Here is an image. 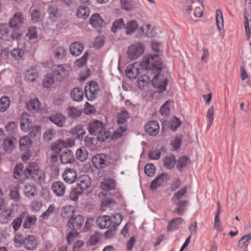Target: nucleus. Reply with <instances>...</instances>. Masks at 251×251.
<instances>
[{
    "label": "nucleus",
    "mask_w": 251,
    "mask_h": 251,
    "mask_svg": "<svg viewBox=\"0 0 251 251\" xmlns=\"http://www.w3.org/2000/svg\"><path fill=\"white\" fill-rule=\"evenodd\" d=\"M100 188L101 189L106 191L114 190L116 187L115 181L110 178L104 179L100 184Z\"/></svg>",
    "instance_id": "nucleus-30"
},
{
    "label": "nucleus",
    "mask_w": 251,
    "mask_h": 251,
    "mask_svg": "<svg viewBox=\"0 0 251 251\" xmlns=\"http://www.w3.org/2000/svg\"><path fill=\"white\" fill-rule=\"evenodd\" d=\"M251 239V233L243 236L238 241V247L242 248L248 241Z\"/></svg>",
    "instance_id": "nucleus-64"
},
{
    "label": "nucleus",
    "mask_w": 251,
    "mask_h": 251,
    "mask_svg": "<svg viewBox=\"0 0 251 251\" xmlns=\"http://www.w3.org/2000/svg\"><path fill=\"white\" fill-rule=\"evenodd\" d=\"M189 162L190 161L188 157L183 156L179 158L176 167L180 171H181L182 169L185 167Z\"/></svg>",
    "instance_id": "nucleus-46"
},
{
    "label": "nucleus",
    "mask_w": 251,
    "mask_h": 251,
    "mask_svg": "<svg viewBox=\"0 0 251 251\" xmlns=\"http://www.w3.org/2000/svg\"><path fill=\"white\" fill-rule=\"evenodd\" d=\"M60 159L62 164L71 163L75 160L74 153L71 150H66L61 153Z\"/></svg>",
    "instance_id": "nucleus-19"
},
{
    "label": "nucleus",
    "mask_w": 251,
    "mask_h": 251,
    "mask_svg": "<svg viewBox=\"0 0 251 251\" xmlns=\"http://www.w3.org/2000/svg\"><path fill=\"white\" fill-rule=\"evenodd\" d=\"M97 139L100 141L103 142L107 140L110 136L111 133L105 130L104 127L101 131L99 132L97 134Z\"/></svg>",
    "instance_id": "nucleus-49"
},
{
    "label": "nucleus",
    "mask_w": 251,
    "mask_h": 251,
    "mask_svg": "<svg viewBox=\"0 0 251 251\" xmlns=\"http://www.w3.org/2000/svg\"><path fill=\"white\" fill-rule=\"evenodd\" d=\"M66 50L62 47L57 48L54 51V56L57 58H63L66 54Z\"/></svg>",
    "instance_id": "nucleus-61"
},
{
    "label": "nucleus",
    "mask_w": 251,
    "mask_h": 251,
    "mask_svg": "<svg viewBox=\"0 0 251 251\" xmlns=\"http://www.w3.org/2000/svg\"><path fill=\"white\" fill-rule=\"evenodd\" d=\"M145 174L149 176H153L155 172V167L153 164H147L144 168Z\"/></svg>",
    "instance_id": "nucleus-55"
},
{
    "label": "nucleus",
    "mask_w": 251,
    "mask_h": 251,
    "mask_svg": "<svg viewBox=\"0 0 251 251\" xmlns=\"http://www.w3.org/2000/svg\"><path fill=\"white\" fill-rule=\"evenodd\" d=\"M140 30L143 34L150 37H154L156 34L155 28H151V26L149 24H145L140 26Z\"/></svg>",
    "instance_id": "nucleus-29"
},
{
    "label": "nucleus",
    "mask_w": 251,
    "mask_h": 251,
    "mask_svg": "<svg viewBox=\"0 0 251 251\" xmlns=\"http://www.w3.org/2000/svg\"><path fill=\"white\" fill-rule=\"evenodd\" d=\"M150 81V78L147 75H142L138 79V85L140 88L146 86Z\"/></svg>",
    "instance_id": "nucleus-57"
},
{
    "label": "nucleus",
    "mask_w": 251,
    "mask_h": 251,
    "mask_svg": "<svg viewBox=\"0 0 251 251\" xmlns=\"http://www.w3.org/2000/svg\"><path fill=\"white\" fill-rule=\"evenodd\" d=\"M37 77V72L35 67H31L29 70H27L25 73V78L29 81H34Z\"/></svg>",
    "instance_id": "nucleus-38"
},
{
    "label": "nucleus",
    "mask_w": 251,
    "mask_h": 251,
    "mask_svg": "<svg viewBox=\"0 0 251 251\" xmlns=\"http://www.w3.org/2000/svg\"><path fill=\"white\" fill-rule=\"evenodd\" d=\"M37 219L34 215H27L23 224V227L24 228H29L36 222Z\"/></svg>",
    "instance_id": "nucleus-42"
},
{
    "label": "nucleus",
    "mask_w": 251,
    "mask_h": 251,
    "mask_svg": "<svg viewBox=\"0 0 251 251\" xmlns=\"http://www.w3.org/2000/svg\"><path fill=\"white\" fill-rule=\"evenodd\" d=\"M32 141L27 136H24L19 140V145L21 150H25L29 148L32 145Z\"/></svg>",
    "instance_id": "nucleus-36"
},
{
    "label": "nucleus",
    "mask_w": 251,
    "mask_h": 251,
    "mask_svg": "<svg viewBox=\"0 0 251 251\" xmlns=\"http://www.w3.org/2000/svg\"><path fill=\"white\" fill-rule=\"evenodd\" d=\"M98 226L100 228H106L112 225L111 219L108 216L100 217L97 220Z\"/></svg>",
    "instance_id": "nucleus-24"
},
{
    "label": "nucleus",
    "mask_w": 251,
    "mask_h": 251,
    "mask_svg": "<svg viewBox=\"0 0 251 251\" xmlns=\"http://www.w3.org/2000/svg\"><path fill=\"white\" fill-rule=\"evenodd\" d=\"M104 127L103 123L99 120H94L89 123L88 131L91 135H97Z\"/></svg>",
    "instance_id": "nucleus-11"
},
{
    "label": "nucleus",
    "mask_w": 251,
    "mask_h": 251,
    "mask_svg": "<svg viewBox=\"0 0 251 251\" xmlns=\"http://www.w3.org/2000/svg\"><path fill=\"white\" fill-rule=\"evenodd\" d=\"M76 14L78 18L85 19L89 16V9L85 5H81L77 8Z\"/></svg>",
    "instance_id": "nucleus-33"
},
{
    "label": "nucleus",
    "mask_w": 251,
    "mask_h": 251,
    "mask_svg": "<svg viewBox=\"0 0 251 251\" xmlns=\"http://www.w3.org/2000/svg\"><path fill=\"white\" fill-rule=\"evenodd\" d=\"M23 245L27 250H32L36 248L37 242L34 236L29 235L24 238Z\"/></svg>",
    "instance_id": "nucleus-22"
},
{
    "label": "nucleus",
    "mask_w": 251,
    "mask_h": 251,
    "mask_svg": "<svg viewBox=\"0 0 251 251\" xmlns=\"http://www.w3.org/2000/svg\"><path fill=\"white\" fill-rule=\"evenodd\" d=\"M145 130L148 134L155 136L159 132V125L156 121H150L145 126Z\"/></svg>",
    "instance_id": "nucleus-17"
},
{
    "label": "nucleus",
    "mask_w": 251,
    "mask_h": 251,
    "mask_svg": "<svg viewBox=\"0 0 251 251\" xmlns=\"http://www.w3.org/2000/svg\"><path fill=\"white\" fill-rule=\"evenodd\" d=\"M125 23L123 19L120 18L115 20L113 23L111 31L116 33L118 30L124 28Z\"/></svg>",
    "instance_id": "nucleus-43"
},
{
    "label": "nucleus",
    "mask_w": 251,
    "mask_h": 251,
    "mask_svg": "<svg viewBox=\"0 0 251 251\" xmlns=\"http://www.w3.org/2000/svg\"><path fill=\"white\" fill-rule=\"evenodd\" d=\"M214 107L213 106H211L207 110V114H206V118L208 120V123H207V126H210L213 121L214 119Z\"/></svg>",
    "instance_id": "nucleus-60"
},
{
    "label": "nucleus",
    "mask_w": 251,
    "mask_h": 251,
    "mask_svg": "<svg viewBox=\"0 0 251 251\" xmlns=\"http://www.w3.org/2000/svg\"><path fill=\"white\" fill-rule=\"evenodd\" d=\"M83 191L78 188L75 187L71 190L69 194V197L71 200L74 201H77L80 195H82Z\"/></svg>",
    "instance_id": "nucleus-45"
},
{
    "label": "nucleus",
    "mask_w": 251,
    "mask_h": 251,
    "mask_svg": "<svg viewBox=\"0 0 251 251\" xmlns=\"http://www.w3.org/2000/svg\"><path fill=\"white\" fill-rule=\"evenodd\" d=\"M88 56V52H85L83 55L80 58H79L75 61V65L79 68L82 67L86 64Z\"/></svg>",
    "instance_id": "nucleus-58"
},
{
    "label": "nucleus",
    "mask_w": 251,
    "mask_h": 251,
    "mask_svg": "<svg viewBox=\"0 0 251 251\" xmlns=\"http://www.w3.org/2000/svg\"><path fill=\"white\" fill-rule=\"evenodd\" d=\"M71 96L72 100L76 101H80L84 98L83 91L77 87L74 88L71 91Z\"/></svg>",
    "instance_id": "nucleus-32"
},
{
    "label": "nucleus",
    "mask_w": 251,
    "mask_h": 251,
    "mask_svg": "<svg viewBox=\"0 0 251 251\" xmlns=\"http://www.w3.org/2000/svg\"><path fill=\"white\" fill-rule=\"evenodd\" d=\"M141 68L140 64L138 62H134L132 64L129 65L126 70L127 76L129 79L136 78L140 74Z\"/></svg>",
    "instance_id": "nucleus-10"
},
{
    "label": "nucleus",
    "mask_w": 251,
    "mask_h": 251,
    "mask_svg": "<svg viewBox=\"0 0 251 251\" xmlns=\"http://www.w3.org/2000/svg\"><path fill=\"white\" fill-rule=\"evenodd\" d=\"M24 177L31 178L38 183L44 181L45 178V174L39 168L38 165L35 162L29 163L24 170Z\"/></svg>",
    "instance_id": "nucleus-1"
},
{
    "label": "nucleus",
    "mask_w": 251,
    "mask_h": 251,
    "mask_svg": "<svg viewBox=\"0 0 251 251\" xmlns=\"http://www.w3.org/2000/svg\"><path fill=\"white\" fill-rule=\"evenodd\" d=\"M129 118L128 113L125 110L119 112L117 115V123L119 125L117 129L114 131L112 135V139H117L121 138L123 133L127 129L126 122Z\"/></svg>",
    "instance_id": "nucleus-4"
},
{
    "label": "nucleus",
    "mask_w": 251,
    "mask_h": 251,
    "mask_svg": "<svg viewBox=\"0 0 251 251\" xmlns=\"http://www.w3.org/2000/svg\"><path fill=\"white\" fill-rule=\"evenodd\" d=\"M54 82V78L52 75L48 74L44 77L43 81V85L44 87L49 88Z\"/></svg>",
    "instance_id": "nucleus-54"
},
{
    "label": "nucleus",
    "mask_w": 251,
    "mask_h": 251,
    "mask_svg": "<svg viewBox=\"0 0 251 251\" xmlns=\"http://www.w3.org/2000/svg\"><path fill=\"white\" fill-rule=\"evenodd\" d=\"M51 189L54 194L59 197L63 196L66 190L64 184L61 181L53 182L51 185Z\"/></svg>",
    "instance_id": "nucleus-18"
},
{
    "label": "nucleus",
    "mask_w": 251,
    "mask_h": 251,
    "mask_svg": "<svg viewBox=\"0 0 251 251\" xmlns=\"http://www.w3.org/2000/svg\"><path fill=\"white\" fill-rule=\"evenodd\" d=\"M41 103L38 99L35 98L31 100L27 103V108L28 110L31 112L39 111L41 109Z\"/></svg>",
    "instance_id": "nucleus-31"
},
{
    "label": "nucleus",
    "mask_w": 251,
    "mask_h": 251,
    "mask_svg": "<svg viewBox=\"0 0 251 251\" xmlns=\"http://www.w3.org/2000/svg\"><path fill=\"white\" fill-rule=\"evenodd\" d=\"M92 166L97 169L106 167L108 164L106 155L104 153H98L91 159Z\"/></svg>",
    "instance_id": "nucleus-7"
},
{
    "label": "nucleus",
    "mask_w": 251,
    "mask_h": 251,
    "mask_svg": "<svg viewBox=\"0 0 251 251\" xmlns=\"http://www.w3.org/2000/svg\"><path fill=\"white\" fill-rule=\"evenodd\" d=\"M97 140L94 137L87 136L84 139V144L89 150L94 151L97 148Z\"/></svg>",
    "instance_id": "nucleus-34"
},
{
    "label": "nucleus",
    "mask_w": 251,
    "mask_h": 251,
    "mask_svg": "<svg viewBox=\"0 0 251 251\" xmlns=\"http://www.w3.org/2000/svg\"><path fill=\"white\" fill-rule=\"evenodd\" d=\"M76 157L80 161H84L87 158V152L84 149H79L76 151Z\"/></svg>",
    "instance_id": "nucleus-53"
},
{
    "label": "nucleus",
    "mask_w": 251,
    "mask_h": 251,
    "mask_svg": "<svg viewBox=\"0 0 251 251\" xmlns=\"http://www.w3.org/2000/svg\"><path fill=\"white\" fill-rule=\"evenodd\" d=\"M101 235L98 233H95L94 234L92 235L87 244L89 246H94L97 244L100 239Z\"/></svg>",
    "instance_id": "nucleus-50"
},
{
    "label": "nucleus",
    "mask_w": 251,
    "mask_h": 251,
    "mask_svg": "<svg viewBox=\"0 0 251 251\" xmlns=\"http://www.w3.org/2000/svg\"><path fill=\"white\" fill-rule=\"evenodd\" d=\"M138 24L136 21L130 20L125 24L124 29L126 35H132L138 28Z\"/></svg>",
    "instance_id": "nucleus-20"
},
{
    "label": "nucleus",
    "mask_w": 251,
    "mask_h": 251,
    "mask_svg": "<svg viewBox=\"0 0 251 251\" xmlns=\"http://www.w3.org/2000/svg\"><path fill=\"white\" fill-rule=\"evenodd\" d=\"M91 179L87 175H81L79 176L77 180V185L82 191L90 187Z\"/></svg>",
    "instance_id": "nucleus-15"
},
{
    "label": "nucleus",
    "mask_w": 251,
    "mask_h": 251,
    "mask_svg": "<svg viewBox=\"0 0 251 251\" xmlns=\"http://www.w3.org/2000/svg\"><path fill=\"white\" fill-rule=\"evenodd\" d=\"M9 29L6 24H0V39L8 41Z\"/></svg>",
    "instance_id": "nucleus-39"
},
{
    "label": "nucleus",
    "mask_w": 251,
    "mask_h": 251,
    "mask_svg": "<svg viewBox=\"0 0 251 251\" xmlns=\"http://www.w3.org/2000/svg\"><path fill=\"white\" fill-rule=\"evenodd\" d=\"M70 69V67L67 64L54 65L52 67L54 75L57 79H61L67 76Z\"/></svg>",
    "instance_id": "nucleus-8"
},
{
    "label": "nucleus",
    "mask_w": 251,
    "mask_h": 251,
    "mask_svg": "<svg viewBox=\"0 0 251 251\" xmlns=\"http://www.w3.org/2000/svg\"><path fill=\"white\" fill-rule=\"evenodd\" d=\"M70 132L74 135L76 136V139L79 140H82L83 137L86 134V131L84 130L83 126L81 125H78L70 131Z\"/></svg>",
    "instance_id": "nucleus-28"
},
{
    "label": "nucleus",
    "mask_w": 251,
    "mask_h": 251,
    "mask_svg": "<svg viewBox=\"0 0 251 251\" xmlns=\"http://www.w3.org/2000/svg\"><path fill=\"white\" fill-rule=\"evenodd\" d=\"M169 179V176L167 174H161L151 182L150 185L151 189L152 190H154L158 187L163 185L167 182Z\"/></svg>",
    "instance_id": "nucleus-13"
},
{
    "label": "nucleus",
    "mask_w": 251,
    "mask_h": 251,
    "mask_svg": "<svg viewBox=\"0 0 251 251\" xmlns=\"http://www.w3.org/2000/svg\"><path fill=\"white\" fill-rule=\"evenodd\" d=\"M10 99L7 96H4L0 99V112H5L10 105Z\"/></svg>",
    "instance_id": "nucleus-44"
},
{
    "label": "nucleus",
    "mask_w": 251,
    "mask_h": 251,
    "mask_svg": "<svg viewBox=\"0 0 251 251\" xmlns=\"http://www.w3.org/2000/svg\"><path fill=\"white\" fill-rule=\"evenodd\" d=\"M141 67L145 70H151L153 73H159L162 69V63L157 55H147L140 62Z\"/></svg>",
    "instance_id": "nucleus-2"
},
{
    "label": "nucleus",
    "mask_w": 251,
    "mask_h": 251,
    "mask_svg": "<svg viewBox=\"0 0 251 251\" xmlns=\"http://www.w3.org/2000/svg\"><path fill=\"white\" fill-rule=\"evenodd\" d=\"M16 141V139H11L9 138L5 139L3 142V148L6 151L11 152L15 148L14 143L13 140Z\"/></svg>",
    "instance_id": "nucleus-40"
},
{
    "label": "nucleus",
    "mask_w": 251,
    "mask_h": 251,
    "mask_svg": "<svg viewBox=\"0 0 251 251\" xmlns=\"http://www.w3.org/2000/svg\"><path fill=\"white\" fill-rule=\"evenodd\" d=\"M184 221L181 218H176L172 219L169 223L167 229L169 231L176 230L180 228L181 225Z\"/></svg>",
    "instance_id": "nucleus-23"
},
{
    "label": "nucleus",
    "mask_w": 251,
    "mask_h": 251,
    "mask_svg": "<svg viewBox=\"0 0 251 251\" xmlns=\"http://www.w3.org/2000/svg\"><path fill=\"white\" fill-rule=\"evenodd\" d=\"M24 21L22 13L17 12L9 21V26L11 28H20Z\"/></svg>",
    "instance_id": "nucleus-14"
},
{
    "label": "nucleus",
    "mask_w": 251,
    "mask_h": 251,
    "mask_svg": "<svg viewBox=\"0 0 251 251\" xmlns=\"http://www.w3.org/2000/svg\"><path fill=\"white\" fill-rule=\"evenodd\" d=\"M62 177L66 183L70 184H73L77 179V173L74 169L67 168L63 172Z\"/></svg>",
    "instance_id": "nucleus-12"
},
{
    "label": "nucleus",
    "mask_w": 251,
    "mask_h": 251,
    "mask_svg": "<svg viewBox=\"0 0 251 251\" xmlns=\"http://www.w3.org/2000/svg\"><path fill=\"white\" fill-rule=\"evenodd\" d=\"M50 120L58 126L62 127L66 122L65 117L61 114H56L50 117Z\"/></svg>",
    "instance_id": "nucleus-26"
},
{
    "label": "nucleus",
    "mask_w": 251,
    "mask_h": 251,
    "mask_svg": "<svg viewBox=\"0 0 251 251\" xmlns=\"http://www.w3.org/2000/svg\"><path fill=\"white\" fill-rule=\"evenodd\" d=\"M99 91V87L98 83L94 81L87 82L85 85L84 92L86 99L92 101L96 98Z\"/></svg>",
    "instance_id": "nucleus-6"
},
{
    "label": "nucleus",
    "mask_w": 251,
    "mask_h": 251,
    "mask_svg": "<svg viewBox=\"0 0 251 251\" xmlns=\"http://www.w3.org/2000/svg\"><path fill=\"white\" fill-rule=\"evenodd\" d=\"M216 21L218 29L222 30L224 28V19L222 12L220 9H217L216 11Z\"/></svg>",
    "instance_id": "nucleus-41"
},
{
    "label": "nucleus",
    "mask_w": 251,
    "mask_h": 251,
    "mask_svg": "<svg viewBox=\"0 0 251 251\" xmlns=\"http://www.w3.org/2000/svg\"><path fill=\"white\" fill-rule=\"evenodd\" d=\"M23 166L21 163H19L16 165L15 167L14 171V177L16 179H20V177L24 175V172L23 173Z\"/></svg>",
    "instance_id": "nucleus-52"
},
{
    "label": "nucleus",
    "mask_w": 251,
    "mask_h": 251,
    "mask_svg": "<svg viewBox=\"0 0 251 251\" xmlns=\"http://www.w3.org/2000/svg\"><path fill=\"white\" fill-rule=\"evenodd\" d=\"M172 103L171 101L167 100L161 106L160 109V113L163 116H166L170 112V105Z\"/></svg>",
    "instance_id": "nucleus-56"
},
{
    "label": "nucleus",
    "mask_w": 251,
    "mask_h": 251,
    "mask_svg": "<svg viewBox=\"0 0 251 251\" xmlns=\"http://www.w3.org/2000/svg\"><path fill=\"white\" fill-rule=\"evenodd\" d=\"M186 189H187V187L185 186V187L181 189L177 192H176L174 194L173 198L171 199L172 201L173 202L175 203L176 201H178L181 198H182L185 195V194L186 193V192H187Z\"/></svg>",
    "instance_id": "nucleus-51"
},
{
    "label": "nucleus",
    "mask_w": 251,
    "mask_h": 251,
    "mask_svg": "<svg viewBox=\"0 0 251 251\" xmlns=\"http://www.w3.org/2000/svg\"><path fill=\"white\" fill-rule=\"evenodd\" d=\"M73 207L70 206H66L63 209L62 215L64 218H69L71 216L68 223V225L73 230H77L82 226L84 222L83 218L80 215H73Z\"/></svg>",
    "instance_id": "nucleus-3"
},
{
    "label": "nucleus",
    "mask_w": 251,
    "mask_h": 251,
    "mask_svg": "<svg viewBox=\"0 0 251 251\" xmlns=\"http://www.w3.org/2000/svg\"><path fill=\"white\" fill-rule=\"evenodd\" d=\"M89 22L95 28L101 27L105 25L103 20L98 13L93 14L90 18Z\"/></svg>",
    "instance_id": "nucleus-21"
},
{
    "label": "nucleus",
    "mask_w": 251,
    "mask_h": 251,
    "mask_svg": "<svg viewBox=\"0 0 251 251\" xmlns=\"http://www.w3.org/2000/svg\"><path fill=\"white\" fill-rule=\"evenodd\" d=\"M9 197L10 199L15 201H17L20 199V194L19 189L17 188H15L10 191Z\"/></svg>",
    "instance_id": "nucleus-62"
},
{
    "label": "nucleus",
    "mask_w": 251,
    "mask_h": 251,
    "mask_svg": "<svg viewBox=\"0 0 251 251\" xmlns=\"http://www.w3.org/2000/svg\"><path fill=\"white\" fill-rule=\"evenodd\" d=\"M55 207L53 205H50L48 209L44 212L41 215V217L44 219H48L51 215H52L55 211Z\"/></svg>",
    "instance_id": "nucleus-63"
},
{
    "label": "nucleus",
    "mask_w": 251,
    "mask_h": 251,
    "mask_svg": "<svg viewBox=\"0 0 251 251\" xmlns=\"http://www.w3.org/2000/svg\"><path fill=\"white\" fill-rule=\"evenodd\" d=\"M24 53L23 50L19 48H16L11 50L10 55L13 59L19 61L22 59Z\"/></svg>",
    "instance_id": "nucleus-37"
},
{
    "label": "nucleus",
    "mask_w": 251,
    "mask_h": 251,
    "mask_svg": "<svg viewBox=\"0 0 251 251\" xmlns=\"http://www.w3.org/2000/svg\"><path fill=\"white\" fill-rule=\"evenodd\" d=\"M176 164V158L174 155L166 156L163 159L164 166L168 169H172Z\"/></svg>",
    "instance_id": "nucleus-35"
},
{
    "label": "nucleus",
    "mask_w": 251,
    "mask_h": 251,
    "mask_svg": "<svg viewBox=\"0 0 251 251\" xmlns=\"http://www.w3.org/2000/svg\"><path fill=\"white\" fill-rule=\"evenodd\" d=\"M83 48V45L80 42H74L70 46V52L74 56H78L81 54Z\"/></svg>",
    "instance_id": "nucleus-27"
},
{
    "label": "nucleus",
    "mask_w": 251,
    "mask_h": 251,
    "mask_svg": "<svg viewBox=\"0 0 251 251\" xmlns=\"http://www.w3.org/2000/svg\"><path fill=\"white\" fill-rule=\"evenodd\" d=\"M29 115L24 113L21 115L20 126L21 129L25 132L29 131L32 126V123L29 119Z\"/></svg>",
    "instance_id": "nucleus-16"
},
{
    "label": "nucleus",
    "mask_w": 251,
    "mask_h": 251,
    "mask_svg": "<svg viewBox=\"0 0 251 251\" xmlns=\"http://www.w3.org/2000/svg\"><path fill=\"white\" fill-rule=\"evenodd\" d=\"M152 84L159 92L162 93L166 90L168 80L166 78H162L160 75H156L152 79Z\"/></svg>",
    "instance_id": "nucleus-9"
},
{
    "label": "nucleus",
    "mask_w": 251,
    "mask_h": 251,
    "mask_svg": "<svg viewBox=\"0 0 251 251\" xmlns=\"http://www.w3.org/2000/svg\"><path fill=\"white\" fill-rule=\"evenodd\" d=\"M187 203V201H180L176 204L177 208H176V211L177 214L179 215H182L184 214Z\"/></svg>",
    "instance_id": "nucleus-47"
},
{
    "label": "nucleus",
    "mask_w": 251,
    "mask_h": 251,
    "mask_svg": "<svg viewBox=\"0 0 251 251\" xmlns=\"http://www.w3.org/2000/svg\"><path fill=\"white\" fill-rule=\"evenodd\" d=\"M121 7L127 11L131 10L134 7L132 0H120Z\"/></svg>",
    "instance_id": "nucleus-48"
},
{
    "label": "nucleus",
    "mask_w": 251,
    "mask_h": 251,
    "mask_svg": "<svg viewBox=\"0 0 251 251\" xmlns=\"http://www.w3.org/2000/svg\"><path fill=\"white\" fill-rule=\"evenodd\" d=\"M24 193L25 197L28 198H33L37 193L36 187L34 184H27L24 186Z\"/></svg>",
    "instance_id": "nucleus-25"
},
{
    "label": "nucleus",
    "mask_w": 251,
    "mask_h": 251,
    "mask_svg": "<svg viewBox=\"0 0 251 251\" xmlns=\"http://www.w3.org/2000/svg\"><path fill=\"white\" fill-rule=\"evenodd\" d=\"M58 141L62 148L71 147L75 145V140L73 139L68 138L65 141L59 139Z\"/></svg>",
    "instance_id": "nucleus-59"
},
{
    "label": "nucleus",
    "mask_w": 251,
    "mask_h": 251,
    "mask_svg": "<svg viewBox=\"0 0 251 251\" xmlns=\"http://www.w3.org/2000/svg\"><path fill=\"white\" fill-rule=\"evenodd\" d=\"M145 47L140 42L131 45L127 50L128 57L132 60L137 59L144 51Z\"/></svg>",
    "instance_id": "nucleus-5"
}]
</instances>
